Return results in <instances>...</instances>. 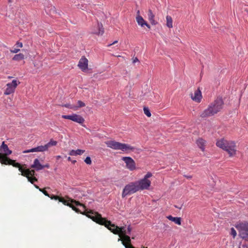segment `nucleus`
<instances>
[{
  "mask_svg": "<svg viewBox=\"0 0 248 248\" xmlns=\"http://www.w3.org/2000/svg\"><path fill=\"white\" fill-rule=\"evenodd\" d=\"M88 213H89V214L87 215V217L93 221L99 224L104 225L114 234H118L120 237L118 241H122V244L125 248L126 247L128 248L129 246H131L130 238L129 236L126 235V232L124 230V227H119L114 224H112L110 221L102 217L101 215L96 212L90 210Z\"/></svg>",
  "mask_w": 248,
  "mask_h": 248,
  "instance_id": "nucleus-1",
  "label": "nucleus"
},
{
  "mask_svg": "<svg viewBox=\"0 0 248 248\" xmlns=\"http://www.w3.org/2000/svg\"><path fill=\"white\" fill-rule=\"evenodd\" d=\"M224 101L221 97H217L211 103L207 108L200 113V116L205 119L212 117L220 112L224 107Z\"/></svg>",
  "mask_w": 248,
  "mask_h": 248,
  "instance_id": "nucleus-2",
  "label": "nucleus"
},
{
  "mask_svg": "<svg viewBox=\"0 0 248 248\" xmlns=\"http://www.w3.org/2000/svg\"><path fill=\"white\" fill-rule=\"evenodd\" d=\"M216 145L226 151L230 156H233L236 154L237 148L234 141L221 138L217 140Z\"/></svg>",
  "mask_w": 248,
  "mask_h": 248,
  "instance_id": "nucleus-3",
  "label": "nucleus"
},
{
  "mask_svg": "<svg viewBox=\"0 0 248 248\" xmlns=\"http://www.w3.org/2000/svg\"><path fill=\"white\" fill-rule=\"evenodd\" d=\"M0 162L2 164L10 165L14 167L15 164L17 163L16 160H12L7 157L8 155L12 154V151L9 150L7 145L2 142L0 147Z\"/></svg>",
  "mask_w": 248,
  "mask_h": 248,
  "instance_id": "nucleus-4",
  "label": "nucleus"
},
{
  "mask_svg": "<svg viewBox=\"0 0 248 248\" xmlns=\"http://www.w3.org/2000/svg\"><path fill=\"white\" fill-rule=\"evenodd\" d=\"M107 146L114 150H120L123 152L134 151L135 148L129 144L122 143L115 140H108L105 142Z\"/></svg>",
  "mask_w": 248,
  "mask_h": 248,
  "instance_id": "nucleus-5",
  "label": "nucleus"
},
{
  "mask_svg": "<svg viewBox=\"0 0 248 248\" xmlns=\"http://www.w3.org/2000/svg\"><path fill=\"white\" fill-rule=\"evenodd\" d=\"M59 201L60 202H62L63 204L68 206L72 208V209L74 211H75L76 212L78 213L79 212V210L75 207V205L76 206H79L81 207H82L83 210H84V213L83 214L87 216L89 214V213H88L89 211L86 208V207L83 204L80 203L78 201H76L72 199H69L68 200H65L64 198L60 197V199L59 200Z\"/></svg>",
  "mask_w": 248,
  "mask_h": 248,
  "instance_id": "nucleus-6",
  "label": "nucleus"
},
{
  "mask_svg": "<svg viewBox=\"0 0 248 248\" xmlns=\"http://www.w3.org/2000/svg\"><path fill=\"white\" fill-rule=\"evenodd\" d=\"M57 141L51 139L45 145H40L36 147L31 148V149L25 150L23 153H29L31 152H43L48 150V148L51 146H56L57 144Z\"/></svg>",
  "mask_w": 248,
  "mask_h": 248,
  "instance_id": "nucleus-7",
  "label": "nucleus"
},
{
  "mask_svg": "<svg viewBox=\"0 0 248 248\" xmlns=\"http://www.w3.org/2000/svg\"><path fill=\"white\" fill-rule=\"evenodd\" d=\"M239 232V235L243 239L248 241V223H239L235 226Z\"/></svg>",
  "mask_w": 248,
  "mask_h": 248,
  "instance_id": "nucleus-8",
  "label": "nucleus"
},
{
  "mask_svg": "<svg viewBox=\"0 0 248 248\" xmlns=\"http://www.w3.org/2000/svg\"><path fill=\"white\" fill-rule=\"evenodd\" d=\"M152 176V173L148 172L143 179L136 182L139 190L148 189L151 186V182L148 178Z\"/></svg>",
  "mask_w": 248,
  "mask_h": 248,
  "instance_id": "nucleus-9",
  "label": "nucleus"
},
{
  "mask_svg": "<svg viewBox=\"0 0 248 248\" xmlns=\"http://www.w3.org/2000/svg\"><path fill=\"white\" fill-rule=\"evenodd\" d=\"M139 191L136 182H132L126 185L123 189L122 197L124 198L128 195L133 194Z\"/></svg>",
  "mask_w": 248,
  "mask_h": 248,
  "instance_id": "nucleus-10",
  "label": "nucleus"
},
{
  "mask_svg": "<svg viewBox=\"0 0 248 248\" xmlns=\"http://www.w3.org/2000/svg\"><path fill=\"white\" fill-rule=\"evenodd\" d=\"M20 84V82L16 79L12 80V82L8 83L6 85V89L4 92V94L9 95L15 92V90L18 84Z\"/></svg>",
  "mask_w": 248,
  "mask_h": 248,
  "instance_id": "nucleus-11",
  "label": "nucleus"
},
{
  "mask_svg": "<svg viewBox=\"0 0 248 248\" xmlns=\"http://www.w3.org/2000/svg\"><path fill=\"white\" fill-rule=\"evenodd\" d=\"M14 167L16 168H18V170L21 172V175L23 176H25L26 177L34 176L35 173L34 170H24L22 168L21 165L19 163L15 164L14 165Z\"/></svg>",
  "mask_w": 248,
  "mask_h": 248,
  "instance_id": "nucleus-12",
  "label": "nucleus"
},
{
  "mask_svg": "<svg viewBox=\"0 0 248 248\" xmlns=\"http://www.w3.org/2000/svg\"><path fill=\"white\" fill-rule=\"evenodd\" d=\"M62 117L63 119L72 120L80 124H83L85 121L82 117L77 114H73L71 115H62Z\"/></svg>",
  "mask_w": 248,
  "mask_h": 248,
  "instance_id": "nucleus-13",
  "label": "nucleus"
},
{
  "mask_svg": "<svg viewBox=\"0 0 248 248\" xmlns=\"http://www.w3.org/2000/svg\"><path fill=\"white\" fill-rule=\"evenodd\" d=\"M122 160L126 164V168L129 170L132 171L136 169V163L135 161L130 157H123Z\"/></svg>",
  "mask_w": 248,
  "mask_h": 248,
  "instance_id": "nucleus-14",
  "label": "nucleus"
},
{
  "mask_svg": "<svg viewBox=\"0 0 248 248\" xmlns=\"http://www.w3.org/2000/svg\"><path fill=\"white\" fill-rule=\"evenodd\" d=\"M78 66L83 72L88 69V60L84 56H82L80 59Z\"/></svg>",
  "mask_w": 248,
  "mask_h": 248,
  "instance_id": "nucleus-15",
  "label": "nucleus"
},
{
  "mask_svg": "<svg viewBox=\"0 0 248 248\" xmlns=\"http://www.w3.org/2000/svg\"><path fill=\"white\" fill-rule=\"evenodd\" d=\"M91 33L97 35H102L104 33V29L101 24L97 23L92 27Z\"/></svg>",
  "mask_w": 248,
  "mask_h": 248,
  "instance_id": "nucleus-16",
  "label": "nucleus"
},
{
  "mask_svg": "<svg viewBox=\"0 0 248 248\" xmlns=\"http://www.w3.org/2000/svg\"><path fill=\"white\" fill-rule=\"evenodd\" d=\"M202 97V92L199 88L195 91L194 95L192 93L191 94V99L197 103L201 102Z\"/></svg>",
  "mask_w": 248,
  "mask_h": 248,
  "instance_id": "nucleus-17",
  "label": "nucleus"
},
{
  "mask_svg": "<svg viewBox=\"0 0 248 248\" xmlns=\"http://www.w3.org/2000/svg\"><path fill=\"white\" fill-rule=\"evenodd\" d=\"M31 168L36 170H40L43 169V165L40 163L38 159L36 158L34 160L33 164L31 165Z\"/></svg>",
  "mask_w": 248,
  "mask_h": 248,
  "instance_id": "nucleus-18",
  "label": "nucleus"
},
{
  "mask_svg": "<svg viewBox=\"0 0 248 248\" xmlns=\"http://www.w3.org/2000/svg\"><path fill=\"white\" fill-rule=\"evenodd\" d=\"M196 143L201 150L203 152L205 150V146L206 144V140L202 138H199L197 140Z\"/></svg>",
  "mask_w": 248,
  "mask_h": 248,
  "instance_id": "nucleus-19",
  "label": "nucleus"
},
{
  "mask_svg": "<svg viewBox=\"0 0 248 248\" xmlns=\"http://www.w3.org/2000/svg\"><path fill=\"white\" fill-rule=\"evenodd\" d=\"M155 15L153 14L152 11L149 9L148 11V19L150 21L151 24L155 25L157 24V22L155 20Z\"/></svg>",
  "mask_w": 248,
  "mask_h": 248,
  "instance_id": "nucleus-20",
  "label": "nucleus"
},
{
  "mask_svg": "<svg viewBox=\"0 0 248 248\" xmlns=\"http://www.w3.org/2000/svg\"><path fill=\"white\" fill-rule=\"evenodd\" d=\"M167 218L170 220L174 222L175 224L180 225L181 224V218L180 217H173L171 216H169Z\"/></svg>",
  "mask_w": 248,
  "mask_h": 248,
  "instance_id": "nucleus-21",
  "label": "nucleus"
},
{
  "mask_svg": "<svg viewBox=\"0 0 248 248\" xmlns=\"http://www.w3.org/2000/svg\"><path fill=\"white\" fill-rule=\"evenodd\" d=\"M136 19L139 25L141 27L144 26V24H145L146 21L141 16H136Z\"/></svg>",
  "mask_w": 248,
  "mask_h": 248,
  "instance_id": "nucleus-22",
  "label": "nucleus"
},
{
  "mask_svg": "<svg viewBox=\"0 0 248 248\" xmlns=\"http://www.w3.org/2000/svg\"><path fill=\"white\" fill-rule=\"evenodd\" d=\"M166 25L169 28H172L173 27V21L172 17L170 16H166Z\"/></svg>",
  "mask_w": 248,
  "mask_h": 248,
  "instance_id": "nucleus-23",
  "label": "nucleus"
},
{
  "mask_svg": "<svg viewBox=\"0 0 248 248\" xmlns=\"http://www.w3.org/2000/svg\"><path fill=\"white\" fill-rule=\"evenodd\" d=\"M24 59V55L22 53L15 55L13 58L14 61H19Z\"/></svg>",
  "mask_w": 248,
  "mask_h": 248,
  "instance_id": "nucleus-24",
  "label": "nucleus"
},
{
  "mask_svg": "<svg viewBox=\"0 0 248 248\" xmlns=\"http://www.w3.org/2000/svg\"><path fill=\"white\" fill-rule=\"evenodd\" d=\"M63 106L66 107V108H70V109H73L74 110H76L78 109V107L77 106H74V105H70V104H65Z\"/></svg>",
  "mask_w": 248,
  "mask_h": 248,
  "instance_id": "nucleus-25",
  "label": "nucleus"
},
{
  "mask_svg": "<svg viewBox=\"0 0 248 248\" xmlns=\"http://www.w3.org/2000/svg\"><path fill=\"white\" fill-rule=\"evenodd\" d=\"M143 111H144V114L148 117H151V113L149 110V109H148V108H146V107H144V108H143Z\"/></svg>",
  "mask_w": 248,
  "mask_h": 248,
  "instance_id": "nucleus-26",
  "label": "nucleus"
},
{
  "mask_svg": "<svg viewBox=\"0 0 248 248\" xmlns=\"http://www.w3.org/2000/svg\"><path fill=\"white\" fill-rule=\"evenodd\" d=\"M28 181L31 182V184H33L35 182H37V179L34 177V176H32V177H27Z\"/></svg>",
  "mask_w": 248,
  "mask_h": 248,
  "instance_id": "nucleus-27",
  "label": "nucleus"
},
{
  "mask_svg": "<svg viewBox=\"0 0 248 248\" xmlns=\"http://www.w3.org/2000/svg\"><path fill=\"white\" fill-rule=\"evenodd\" d=\"M230 234L233 236V238H234L235 237V236H236V235H237L236 232L233 228H231Z\"/></svg>",
  "mask_w": 248,
  "mask_h": 248,
  "instance_id": "nucleus-28",
  "label": "nucleus"
},
{
  "mask_svg": "<svg viewBox=\"0 0 248 248\" xmlns=\"http://www.w3.org/2000/svg\"><path fill=\"white\" fill-rule=\"evenodd\" d=\"M78 106H77L78 107V108H81L85 106V104L80 100L78 101Z\"/></svg>",
  "mask_w": 248,
  "mask_h": 248,
  "instance_id": "nucleus-29",
  "label": "nucleus"
},
{
  "mask_svg": "<svg viewBox=\"0 0 248 248\" xmlns=\"http://www.w3.org/2000/svg\"><path fill=\"white\" fill-rule=\"evenodd\" d=\"M84 161L88 165H90L92 163L91 159L89 156H87L84 160Z\"/></svg>",
  "mask_w": 248,
  "mask_h": 248,
  "instance_id": "nucleus-30",
  "label": "nucleus"
},
{
  "mask_svg": "<svg viewBox=\"0 0 248 248\" xmlns=\"http://www.w3.org/2000/svg\"><path fill=\"white\" fill-rule=\"evenodd\" d=\"M48 197L50 198L51 200H59L60 199V197H59L58 196H56V195H49V197Z\"/></svg>",
  "mask_w": 248,
  "mask_h": 248,
  "instance_id": "nucleus-31",
  "label": "nucleus"
},
{
  "mask_svg": "<svg viewBox=\"0 0 248 248\" xmlns=\"http://www.w3.org/2000/svg\"><path fill=\"white\" fill-rule=\"evenodd\" d=\"M85 152V150H81V149H78L76 150V155H81L82 154H83Z\"/></svg>",
  "mask_w": 248,
  "mask_h": 248,
  "instance_id": "nucleus-32",
  "label": "nucleus"
},
{
  "mask_svg": "<svg viewBox=\"0 0 248 248\" xmlns=\"http://www.w3.org/2000/svg\"><path fill=\"white\" fill-rule=\"evenodd\" d=\"M75 6H76L78 9H81L83 10H86V6L84 5L81 4L80 5L79 4H78V5L75 4Z\"/></svg>",
  "mask_w": 248,
  "mask_h": 248,
  "instance_id": "nucleus-33",
  "label": "nucleus"
},
{
  "mask_svg": "<svg viewBox=\"0 0 248 248\" xmlns=\"http://www.w3.org/2000/svg\"><path fill=\"white\" fill-rule=\"evenodd\" d=\"M39 191L42 192L45 196L49 197V194L45 189H39Z\"/></svg>",
  "mask_w": 248,
  "mask_h": 248,
  "instance_id": "nucleus-34",
  "label": "nucleus"
},
{
  "mask_svg": "<svg viewBox=\"0 0 248 248\" xmlns=\"http://www.w3.org/2000/svg\"><path fill=\"white\" fill-rule=\"evenodd\" d=\"M76 150H72L70 151L69 155H70L73 156V155H76Z\"/></svg>",
  "mask_w": 248,
  "mask_h": 248,
  "instance_id": "nucleus-35",
  "label": "nucleus"
},
{
  "mask_svg": "<svg viewBox=\"0 0 248 248\" xmlns=\"http://www.w3.org/2000/svg\"><path fill=\"white\" fill-rule=\"evenodd\" d=\"M20 51L19 49L15 48L13 50H11L10 52L13 53H17Z\"/></svg>",
  "mask_w": 248,
  "mask_h": 248,
  "instance_id": "nucleus-36",
  "label": "nucleus"
},
{
  "mask_svg": "<svg viewBox=\"0 0 248 248\" xmlns=\"http://www.w3.org/2000/svg\"><path fill=\"white\" fill-rule=\"evenodd\" d=\"M16 45V46L17 47H18L21 48L23 47V44L21 42H17Z\"/></svg>",
  "mask_w": 248,
  "mask_h": 248,
  "instance_id": "nucleus-37",
  "label": "nucleus"
},
{
  "mask_svg": "<svg viewBox=\"0 0 248 248\" xmlns=\"http://www.w3.org/2000/svg\"><path fill=\"white\" fill-rule=\"evenodd\" d=\"M124 230L125 231V232H126V233L130 234V232H131V230H132V229H131V228L130 227V226H129L128 227V228H127V231H126L124 229Z\"/></svg>",
  "mask_w": 248,
  "mask_h": 248,
  "instance_id": "nucleus-38",
  "label": "nucleus"
},
{
  "mask_svg": "<svg viewBox=\"0 0 248 248\" xmlns=\"http://www.w3.org/2000/svg\"><path fill=\"white\" fill-rule=\"evenodd\" d=\"M45 168H49V165L48 164H46L44 165H43V169Z\"/></svg>",
  "mask_w": 248,
  "mask_h": 248,
  "instance_id": "nucleus-39",
  "label": "nucleus"
},
{
  "mask_svg": "<svg viewBox=\"0 0 248 248\" xmlns=\"http://www.w3.org/2000/svg\"><path fill=\"white\" fill-rule=\"evenodd\" d=\"M117 42H118V41H117V40H116V41H114V42H113L112 43H111V44H110L108 45L107 46L109 47V46H111V45H114V44H116Z\"/></svg>",
  "mask_w": 248,
  "mask_h": 248,
  "instance_id": "nucleus-40",
  "label": "nucleus"
},
{
  "mask_svg": "<svg viewBox=\"0 0 248 248\" xmlns=\"http://www.w3.org/2000/svg\"><path fill=\"white\" fill-rule=\"evenodd\" d=\"M144 26H146L148 29H150V26L147 23L146 21L145 23V24H144Z\"/></svg>",
  "mask_w": 248,
  "mask_h": 248,
  "instance_id": "nucleus-41",
  "label": "nucleus"
},
{
  "mask_svg": "<svg viewBox=\"0 0 248 248\" xmlns=\"http://www.w3.org/2000/svg\"><path fill=\"white\" fill-rule=\"evenodd\" d=\"M238 248H248V246L246 245H243L242 247L239 246Z\"/></svg>",
  "mask_w": 248,
  "mask_h": 248,
  "instance_id": "nucleus-42",
  "label": "nucleus"
},
{
  "mask_svg": "<svg viewBox=\"0 0 248 248\" xmlns=\"http://www.w3.org/2000/svg\"><path fill=\"white\" fill-rule=\"evenodd\" d=\"M138 61H139L138 59L137 58H135L134 59V60H133V63H135V62H138Z\"/></svg>",
  "mask_w": 248,
  "mask_h": 248,
  "instance_id": "nucleus-43",
  "label": "nucleus"
},
{
  "mask_svg": "<svg viewBox=\"0 0 248 248\" xmlns=\"http://www.w3.org/2000/svg\"><path fill=\"white\" fill-rule=\"evenodd\" d=\"M184 176L187 179H191L192 178V176H190V175H189V176L184 175Z\"/></svg>",
  "mask_w": 248,
  "mask_h": 248,
  "instance_id": "nucleus-44",
  "label": "nucleus"
},
{
  "mask_svg": "<svg viewBox=\"0 0 248 248\" xmlns=\"http://www.w3.org/2000/svg\"><path fill=\"white\" fill-rule=\"evenodd\" d=\"M34 187H35L36 188H37V189H39H39H41V188H40V187H39L37 185H34Z\"/></svg>",
  "mask_w": 248,
  "mask_h": 248,
  "instance_id": "nucleus-45",
  "label": "nucleus"
},
{
  "mask_svg": "<svg viewBox=\"0 0 248 248\" xmlns=\"http://www.w3.org/2000/svg\"><path fill=\"white\" fill-rule=\"evenodd\" d=\"M140 16V11L138 10L137 12V16Z\"/></svg>",
  "mask_w": 248,
  "mask_h": 248,
  "instance_id": "nucleus-46",
  "label": "nucleus"
},
{
  "mask_svg": "<svg viewBox=\"0 0 248 248\" xmlns=\"http://www.w3.org/2000/svg\"><path fill=\"white\" fill-rule=\"evenodd\" d=\"M70 1H71L72 2L74 3H76V1H75V0H69Z\"/></svg>",
  "mask_w": 248,
  "mask_h": 248,
  "instance_id": "nucleus-47",
  "label": "nucleus"
},
{
  "mask_svg": "<svg viewBox=\"0 0 248 248\" xmlns=\"http://www.w3.org/2000/svg\"><path fill=\"white\" fill-rule=\"evenodd\" d=\"M56 158H57V159H58L61 158V156L60 155H58V156H56Z\"/></svg>",
  "mask_w": 248,
  "mask_h": 248,
  "instance_id": "nucleus-48",
  "label": "nucleus"
},
{
  "mask_svg": "<svg viewBox=\"0 0 248 248\" xmlns=\"http://www.w3.org/2000/svg\"><path fill=\"white\" fill-rule=\"evenodd\" d=\"M175 207L176 208H177L179 209H181V207H179V206H176V205L175 206Z\"/></svg>",
  "mask_w": 248,
  "mask_h": 248,
  "instance_id": "nucleus-49",
  "label": "nucleus"
},
{
  "mask_svg": "<svg viewBox=\"0 0 248 248\" xmlns=\"http://www.w3.org/2000/svg\"><path fill=\"white\" fill-rule=\"evenodd\" d=\"M68 160H71V158H70V157H69L68 158Z\"/></svg>",
  "mask_w": 248,
  "mask_h": 248,
  "instance_id": "nucleus-50",
  "label": "nucleus"
},
{
  "mask_svg": "<svg viewBox=\"0 0 248 248\" xmlns=\"http://www.w3.org/2000/svg\"><path fill=\"white\" fill-rule=\"evenodd\" d=\"M76 162V160H74V161H73V163H75Z\"/></svg>",
  "mask_w": 248,
  "mask_h": 248,
  "instance_id": "nucleus-51",
  "label": "nucleus"
},
{
  "mask_svg": "<svg viewBox=\"0 0 248 248\" xmlns=\"http://www.w3.org/2000/svg\"><path fill=\"white\" fill-rule=\"evenodd\" d=\"M12 78V77H8V78Z\"/></svg>",
  "mask_w": 248,
  "mask_h": 248,
  "instance_id": "nucleus-52",
  "label": "nucleus"
},
{
  "mask_svg": "<svg viewBox=\"0 0 248 248\" xmlns=\"http://www.w3.org/2000/svg\"><path fill=\"white\" fill-rule=\"evenodd\" d=\"M8 1H9V2H11V0H8Z\"/></svg>",
  "mask_w": 248,
  "mask_h": 248,
  "instance_id": "nucleus-53",
  "label": "nucleus"
},
{
  "mask_svg": "<svg viewBox=\"0 0 248 248\" xmlns=\"http://www.w3.org/2000/svg\"><path fill=\"white\" fill-rule=\"evenodd\" d=\"M147 248V247H146V248H145V247H142V248Z\"/></svg>",
  "mask_w": 248,
  "mask_h": 248,
  "instance_id": "nucleus-54",
  "label": "nucleus"
}]
</instances>
